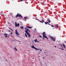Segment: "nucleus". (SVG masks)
<instances>
[{
    "mask_svg": "<svg viewBox=\"0 0 66 66\" xmlns=\"http://www.w3.org/2000/svg\"><path fill=\"white\" fill-rule=\"evenodd\" d=\"M43 35V37H44V38H46L47 39H49L45 35H44L45 34V33H43L42 34Z\"/></svg>",
    "mask_w": 66,
    "mask_h": 66,
    "instance_id": "obj_4",
    "label": "nucleus"
},
{
    "mask_svg": "<svg viewBox=\"0 0 66 66\" xmlns=\"http://www.w3.org/2000/svg\"><path fill=\"white\" fill-rule=\"evenodd\" d=\"M32 46H31V47H32V48H34V49H36V48L35 47H34V46H33V45H32Z\"/></svg>",
    "mask_w": 66,
    "mask_h": 66,
    "instance_id": "obj_11",
    "label": "nucleus"
},
{
    "mask_svg": "<svg viewBox=\"0 0 66 66\" xmlns=\"http://www.w3.org/2000/svg\"><path fill=\"white\" fill-rule=\"evenodd\" d=\"M51 10H52V9H51Z\"/></svg>",
    "mask_w": 66,
    "mask_h": 66,
    "instance_id": "obj_45",
    "label": "nucleus"
},
{
    "mask_svg": "<svg viewBox=\"0 0 66 66\" xmlns=\"http://www.w3.org/2000/svg\"><path fill=\"white\" fill-rule=\"evenodd\" d=\"M35 49H36V50H40V49H37V48H36Z\"/></svg>",
    "mask_w": 66,
    "mask_h": 66,
    "instance_id": "obj_20",
    "label": "nucleus"
},
{
    "mask_svg": "<svg viewBox=\"0 0 66 66\" xmlns=\"http://www.w3.org/2000/svg\"><path fill=\"white\" fill-rule=\"evenodd\" d=\"M47 22V23H48H48H49V22Z\"/></svg>",
    "mask_w": 66,
    "mask_h": 66,
    "instance_id": "obj_33",
    "label": "nucleus"
},
{
    "mask_svg": "<svg viewBox=\"0 0 66 66\" xmlns=\"http://www.w3.org/2000/svg\"><path fill=\"white\" fill-rule=\"evenodd\" d=\"M40 51H42V50H40Z\"/></svg>",
    "mask_w": 66,
    "mask_h": 66,
    "instance_id": "obj_31",
    "label": "nucleus"
},
{
    "mask_svg": "<svg viewBox=\"0 0 66 66\" xmlns=\"http://www.w3.org/2000/svg\"><path fill=\"white\" fill-rule=\"evenodd\" d=\"M20 28L21 29H23L24 28L22 26H21Z\"/></svg>",
    "mask_w": 66,
    "mask_h": 66,
    "instance_id": "obj_15",
    "label": "nucleus"
},
{
    "mask_svg": "<svg viewBox=\"0 0 66 66\" xmlns=\"http://www.w3.org/2000/svg\"><path fill=\"white\" fill-rule=\"evenodd\" d=\"M61 49L62 50H64V49Z\"/></svg>",
    "mask_w": 66,
    "mask_h": 66,
    "instance_id": "obj_36",
    "label": "nucleus"
},
{
    "mask_svg": "<svg viewBox=\"0 0 66 66\" xmlns=\"http://www.w3.org/2000/svg\"><path fill=\"white\" fill-rule=\"evenodd\" d=\"M55 27H56L57 28H59V26L57 25H55Z\"/></svg>",
    "mask_w": 66,
    "mask_h": 66,
    "instance_id": "obj_16",
    "label": "nucleus"
},
{
    "mask_svg": "<svg viewBox=\"0 0 66 66\" xmlns=\"http://www.w3.org/2000/svg\"><path fill=\"white\" fill-rule=\"evenodd\" d=\"M18 16H19V17H21V18H23V17H22V16L21 15V14H20L19 15V13L17 14L16 16L15 17H16V18L17 17H18Z\"/></svg>",
    "mask_w": 66,
    "mask_h": 66,
    "instance_id": "obj_1",
    "label": "nucleus"
},
{
    "mask_svg": "<svg viewBox=\"0 0 66 66\" xmlns=\"http://www.w3.org/2000/svg\"><path fill=\"white\" fill-rule=\"evenodd\" d=\"M47 20L48 21H49L50 20H49V19L48 18V19H47Z\"/></svg>",
    "mask_w": 66,
    "mask_h": 66,
    "instance_id": "obj_24",
    "label": "nucleus"
},
{
    "mask_svg": "<svg viewBox=\"0 0 66 66\" xmlns=\"http://www.w3.org/2000/svg\"><path fill=\"white\" fill-rule=\"evenodd\" d=\"M8 28H9V29H10V27H9Z\"/></svg>",
    "mask_w": 66,
    "mask_h": 66,
    "instance_id": "obj_47",
    "label": "nucleus"
},
{
    "mask_svg": "<svg viewBox=\"0 0 66 66\" xmlns=\"http://www.w3.org/2000/svg\"><path fill=\"white\" fill-rule=\"evenodd\" d=\"M55 48H56V46H55Z\"/></svg>",
    "mask_w": 66,
    "mask_h": 66,
    "instance_id": "obj_49",
    "label": "nucleus"
},
{
    "mask_svg": "<svg viewBox=\"0 0 66 66\" xmlns=\"http://www.w3.org/2000/svg\"><path fill=\"white\" fill-rule=\"evenodd\" d=\"M37 39H36L35 40V43H36V42H37Z\"/></svg>",
    "mask_w": 66,
    "mask_h": 66,
    "instance_id": "obj_18",
    "label": "nucleus"
},
{
    "mask_svg": "<svg viewBox=\"0 0 66 66\" xmlns=\"http://www.w3.org/2000/svg\"><path fill=\"white\" fill-rule=\"evenodd\" d=\"M24 19H27V18L26 17H24Z\"/></svg>",
    "mask_w": 66,
    "mask_h": 66,
    "instance_id": "obj_27",
    "label": "nucleus"
},
{
    "mask_svg": "<svg viewBox=\"0 0 66 66\" xmlns=\"http://www.w3.org/2000/svg\"><path fill=\"white\" fill-rule=\"evenodd\" d=\"M1 15H2V14H1Z\"/></svg>",
    "mask_w": 66,
    "mask_h": 66,
    "instance_id": "obj_52",
    "label": "nucleus"
},
{
    "mask_svg": "<svg viewBox=\"0 0 66 66\" xmlns=\"http://www.w3.org/2000/svg\"><path fill=\"white\" fill-rule=\"evenodd\" d=\"M15 26L16 27H19V24L18 23L17 24L16 22H15Z\"/></svg>",
    "mask_w": 66,
    "mask_h": 66,
    "instance_id": "obj_3",
    "label": "nucleus"
},
{
    "mask_svg": "<svg viewBox=\"0 0 66 66\" xmlns=\"http://www.w3.org/2000/svg\"><path fill=\"white\" fill-rule=\"evenodd\" d=\"M11 15H12V13H10V15H8V16H10Z\"/></svg>",
    "mask_w": 66,
    "mask_h": 66,
    "instance_id": "obj_21",
    "label": "nucleus"
},
{
    "mask_svg": "<svg viewBox=\"0 0 66 66\" xmlns=\"http://www.w3.org/2000/svg\"><path fill=\"white\" fill-rule=\"evenodd\" d=\"M48 22H49V23H50V22H51V21H50V20H49L48 21Z\"/></svg>",
    "mask_w": 66,
    "mask_h": 66,
    "instance_id": "obj_22",
    "label": "nucleus"
},
{
    "mask_svg": "<svg viewBox=\"0 0 66 66\" xmlns=\"http://www.w3.org/2000/svg\"><path fill=\"white\" fill-rule=\"evenodd\" d=\"M20 22V23H22V22Z\"/></svg>",
    "mask_w": 66,
    "mask_h": 66,
    "instance_id": "obj_43",
    "label": "nucleus"
},
{
    "mask_svg": "<svg viewBox=\"0 0 66 66\" xmlns=\"http://www.w3.org/2000/svg\"><path fill=\"white\" fill-rule=\"evenodd\" d=\"M15 33H18V31H17V29H15Z\"/></svg>",
    "mask_w": 66,
    "mask_h": 66,
    "instance_id": "obj_13",
    "label": "nucleus"
},
{
    "mask_svg": "<svg viewBox=\"0 0 66 66\" xmlns=\"http://www.w3.org/2000/svg\"><path fill=\"white\" fill-rule=\"evenodd\" d=\"M14 49L15 51H17V48H16L15 47H14Z\"/></svg>",
    "mask_w": 66,
    "mask_h": 66,
    "instance_id": "obj_9",
    "label": "nucleus"
},
{
    "mask_svg": "<svg viewBox=\"0 0 66 66\" xmlns=\"http://www.w3.org/2000/svg\"><path fill=\"white\" fill-rule=\"evenodd\" d=\"M26 33H29V32H27Z\"/></svg>",
    "mask_w": 66,
    "mask_h": 66,
    "instance_id": "obj_40",
    "label": "nucleus"
},
{
    "mask_svg": "<svg viewBox=\"0 0 66 66\" xmlns=\"http://www.w3.org/2000/svg\"><path fill=\"white\" fill-rule=\"evenodd\" d=\"M16 35L18 37H19V33H16Z\"/></svg>",
    "mask_w": 66,
    "mask_h": 66,
    "instance_id": "obj_6",
    "label": "nucleus"
},
{
    "mask_svg": "<svg viewBox=\"0 0 66 66\" xmlns=\"http://www.w3.org/2000/svg\"><path fill=\"white\" fill-rule=\"evenodd\" d=\"M25 32L26 33H28V30H25Z\"/></svg>",
    "mask_w": 66,
    "mask_h": 66,
    "instance_id": "obj_14",
    "label": "nucleus"
},
{
    "mask_svg": "<svg viewBox=\"0 0 66 66\" xmlns=\"http://www.w3.org/2000/svg\"><path fill=\"white\" fill-rule=\"evenodd\" d=\"M50 37L51 38V39L52 40H53L54 42H55V39H54V38H53V37L50 36Z\"/></svg>",
    "mask_w": 66,
    "mask_h": 66,
    "instance_id": "obj_2",
    "label": "nucleus"
},
{
    "mask_svg": "<svg viewBox=\"0 0 66 66\" xmlns=\"http://www.w3.org/2000/svg\"><path fill=\"white\" fill-rule=\"evenodd\" d=\"M43 39H44V38H43Z\"/></svg>",
    "mask_w": 66,
    "mask_h": 66,
    "instance_id": "obj_54",
    "label": "nucleus"
},
{
    "mask_svg": "<svg viewBox=\"0 0 66 66\" xmlns=\"http://www.w3.org/2000/svg\"><path fill=\"white\" fill-rule=\"evenodd\" d=\"M2 32H3V30H2Z\"/></svg>",
    "mask_w": 66,
    "mask_h": 66,
    "instance_id": "obj_48",
    "label": "nucleus"
},
{
    "mask_svg": "<svg viewBox=\"0 0 66 66\" xmlns=\"http://www.w3.org/2000/svg\"><path fill=\"white\" fill-rule=\"evenodd\" d=\"M26 28H29V29H32V27L29 26H27Z\"/></svg>",
    "mask_w": 66,
    "mask_h": 66,
    "instance_id": "obj_5",
    "label": "nucleus"
},
{
    "mask_svg": "<svg viewBox=\"0 0 66 66\" xmlns=\"http://www.w3.org/2000/svg\"><path fill=\"white\" fill-rule=\"evenodd\" d=\"M25 21H26V20H25Z\"/></svg>",
    "mask_w": 66,
    "mask_h": 66,
    "instance_id": "obj_58",
    "label": "nucleus"
},
{
    "mask_svg": "<svg viewBox=\"0 0 66 66\" xmlns=\"http://www.w3.org/2000/svg\"><path fill=\"white\" fill-rule=\"evenodd\" d=\"M29 31V32H30V31L29 30H28V31Z\"/></svg>",
    "mask_w": 66,
    "mask_h": 66,
    "instance_id": "obj_30",
    "label": "nucleus"
},
{
    "mask_svg": "<svg viewBox=\"0 0 66 66\" xmlns=\"http://www.w3.org/2000/svg\"><path fill=\"white\" fill-rule=\"evenodd\" d=\"M7 34H4V35L5 36V37H7Z\"/></svg>",
    "mask_w": 66,
    "mask_h": 66,
    "instance_id": "obj_10",
    "label": "nucleus"
},
{
    "mask_svg": "<svg viewBox=\"0 0 66 66\" xmlns=\"http://www.w3.org/2000/svg\"><path fill=\"white\" fill-rule=\"evenodd\" d=\"M43 3H44V2H43Z\"/></svg>",
    "mask_w": 66,
    "mask_h": 66,
    "instance_id": "obj_41",
    "label": "nucleus"
},
{
    "mask_svg": "<svg viewBox=\"0 0 66 66\" xmlns=\"http://www.w3.org/2000/svg\"><path fill=\"white\" fill-rule=\"evenodd\" d=\"M20 1H23V0H20Z\"/></svg>",
    "mask_w": 66,
    "mask_h": 66,
    "instance_id": "obj_29",
    "label": "nucleus"
},
{
    "mask_svg": "<svg viewBox=\"0 0 66 66\" xmlns=\"http://www.w3.org/2000/svg\"><path fill=\"white\" fill-rule=\"evenodd\" d=\"M36 19L37 20H38V19Z\"/></svg>",
    "mask_w": 66,
    "mask_h": 66,
    "instance_id": "obj_37",
    "label": "nucleus"
},
{
    "mask_svg": "<svg viewBox=\"0 0 66 66\" xmlns=\"http://www.w3.org/2000/svg\"><path fill=\"white\" fill-rule=\"evenodd\" d=\"M8 28H9V29H10V27H9Z\"/></svg>",
    "mask_w": 66,
    "mask_h": 66,
    "instance_id": "obj_46",
    "label": "nucleus"
},
{
    "mask_svg": "<svg viewBox=\"0 0 66 66\" xmlns=\"http://www.w3.org/2000/svg\"><path fill=\"white\" fill-rule=\"evenodd\" d=\"M24 29H25V30H28V31L29 30V29L28 28H26L25 27Z\"/></svg>",
    "mask_w": 66,
    "mask_h": 66,
    "instance_id": "obj_12",
    "label": "nucleus"
},
{
    "mask_svg": "<svg viewBox=\"0 0 66 66\" xmlns=\"http://www.w3.org/2000/svg\"><path fill=\"white\" fill-rule=\"evenodd\" d=\"M48 24V25H51V24Z\"/></svg>",
    "mask_w": 66,
    "mask_h": 66,
    "instance_id": "obj_35",
    "label": "nucleus"
},
{
    "mask_svg": "<svg viewBox=\"0 0 66 66\" xmlns=\"http://www.w3.org/2000/svg\"><path fill=\"white\" fill-rule=\"evenodd\" d=\"M45 24H47V23L46 22H45Z\"/></svg>",
    "mask_w": 66,
    "mask_h": 66,
    "instance_id": "obj_19",
    "label": "nucleus"
},
{
    "mask_svg": "<svg viewBox=\"0 0 66 66\" xmlns=\"http://www.w3.org/2000/svg\"><path fill=\"white\" fill-rule=\"evenodd\" d=\"M51 27H54V26L52 25H51Z\"/></svg>",
    "mask_w": 66,
    "mask_h": 66,
    "instance_id": "obj_25",
    "label": "nucleus"
},
{
    "mask_svg": "<svg viewBox=\"0 0 66 66\" xmlns=\"http://www.w3.org/2000/svg\"><path fill=\"white\" fill-rule=\"evenodd\" d=\"M43 59H44V57H43Z\"/></svg>",
    "mask_w": 66,
    "mask_h": 66,
    "instance_id": "obj_56",
    "label": "nucleus"
},
{
    "mask_svg": "<svg viewBox=\"0 0 66 66\" xmlns=\"http://www.w3.org/2000/svg\"><path fill=\"white\" fill-rule=\"evenodd\" d=\"M45 33V32H43V33Z\"/></svg>",
    "mask_w": 66,
    "mask_h": 66,
    "instance_id": "obj_34",
    "label": "nucleus"
},
{
    "mask_svg": "<svg viewBox=\"0 0 66 66\" xmlns=\"http://www.w3.org/2000/svg\"><path fill=\"white\" fill-rule=\"evenodd\" d=\"M62 48H63V46H62Z\"/></svg>",
    "mask_w": 66,
    "mask_h": 66,
    "instance_id": "obj_55",
    "label": "nucleus"
},
{
    "mask_svg": "<svg viewBox=\"0 0 66 66\" xmlns=\"http://www.w3.org/2000/svg\"><path fill=\"white\" fill-rule=\"evenodd\" d=\"M42 21H41L40 20L39 21L40 22H42V23H43V22H44V21L43 20V19H42Z\"/></svg>",
    "mask_w": 66,
    "mask_h": 66,
    "instance_id": "obj_7",
    "label": "nucleus"
},
{
    "mask_svg": "<svg viewBox=\"0 0 66 66\" xmlns=\"http://www.w3.org/2000/svg\"><path fill=\"white\" fill-rule=\"evenodd\" d=\"M10 33H12V32H11Z\"/></svg>",
    "mask_w": 66,
    "mask_h": 66,
    "instance_id": "obj_53",
    "label": "nucleus"
},
{
    "mask_svg": "<svg viewBox=\"0 0 66 66\" xmlns=\"http://www.w3.org/2000/svg\"><path fill=\"white\" fill-rule=\"evenodd\" d=\"M8 23H9V24H10V22H8Z\"/></svg>",
    "mask_w": 66,
    "mask_h": 66,
    "instance_id": "obj_32",
    "label": "nucleus"
},
{
    "mask_svg": "<svg viewBox=\"0 0 66 66\" xmlns=\"http://www.w3.org/2000/svg\"><path fill=\"white\" fill-rule=\"evenodd\" d=\"M34 30L35 31H36V29H35Z\"/></svg>",
    "mask_w": 66,
    "mask_h": 66,
    "instance_id": "obj_28",
    "label": "nucleus"
},
{
    "mask_svg": "<svg viewBox=\"0 0 66 66\" xmlns=\"http://www.w3.org/2000/svg\"><path fill=\"white\" fill-rule=\"evenodd\" d=\"M6 61H7V60H6Z\"/></svg>",
    "mask_w": 66,
    "mask_h": 66,
    "instance_id": "obj_57",
    "label": "nucleus"
},
{
    "mask_svg": "<svg viewBox=\"0 0 66 66\" xmlns=\"http://www.w3.org/2000/svg\"><path fill=\"white\" fill-rule=\"evenodd\" d=\"M25 35L26 37H27V36L26 34H25Z\"/></svg>",
    "mask_w": 66,
    "mask_h": 66,
    "instance_id": "obj_23",
    "label": "nucleus"
},
{
    "mask_svg": "<svg viewBox=\"0 0 66 66\" xmlns=\"http://www.w3.org/2000/svg\"><path fill=\"white\" fill-rule=\"evenodd\" d=\"M61 47H62V45H61Z\"/></svg>",
    "mask_w": 66,
    "mask_h": 66,
    "instance_id": "obj_39",
    "label": "nucleus"
},
{
    "mask_svg": "<svg viewBox=\"0 0 66 66\" xmlns=\"http://www.w3.org/2000/svg\"><path fill=\"white\" fill-rule=\"evenodd\" d=\"M12 33H11V34L12 35Z\"/></svg>",
    "mask_w": 66,
    "mask_h": 66,
    "instance_id": "obj_50",
    "label": "nucleus"
},
{
    "mask_svg": "<svg viewBox=\"0 0 66 66\" xmlns=\"http://www.w3.org/2000/svg\"><path fill=\"white\" fill-rule=\"evenodd\" d=\"M34 33H36V32H35V31H34Z\"/></svg>",
    "mask_w": 66,
    "mask_h": 66,
    "instance_id": "obj_42",
    "label": "nucleus"
},
{
    "mask_svg": "<svg viewBox=\"0 0 66 66\" xmlns=\"http://www.w3.org/2000/svg\"><path fill=\"white\" fill-rule=\"evenodd\" d=\"M9 32H10L11 31H10V30H9Z\"/></svg>",
    "mask_w": 66,
    "mask_h": 66,
    "instance_id": "obj_44",
    "label": "nucleus"
},
{
    "mask_svg": "<svg viewBox=\"0 0 66 66\" xmlns=\"http://www.w3.org/2000/svg\"><path fill=\"white\" fill-rule=\"evenodd\" d=\"M37 42H38V41H37Z\"/></svg>",
    "mask_w": 66,
    "mask_h": 66,
    "instance_id": "obj_51",
    "label": "nucleus"
},
{
    "mask_svg": "<svg viewBox=\"0 0 66 66\" xmlns=\"http://www.w3.org/2000/svg\"><path fill=\"white\" fill-rule=\"evenodd\" d=\"M40 37H41V38H42V36H40Z\"/></svg>",
    "mask_w": 66,
    "mask_h": 66,
    "instance_id": "obj_38",
    "label": "nucleus"
},
{
    "mask_svg": "<svg viewBox=\"0 0 66 66\" xmlns=\"http://www.w3.org/2000/svg\"><path fill=\"white\" fill-rule=\"evenodd\" d=\"M27 34L28 35V37H31V35H30V34L29 33H27Z\"/></svg>",
    "mask_w": 66,
    "mask_h": 66,
    "instance_id": "obj_8",
    "label": "nucleus"
},
{
    "mask_svg": "<svg viewBox=\"0 0 66 66\" xmlns=\"http://www.w3.org/2000/svg\"><path fill=\"white\" fill-rule=\"evenodd\" d=\"M9 29L10 30H11V31H13V30L12 29H11V28H9Z\"/></svg>",
    "mask_w": 66,
    "mask_h": 66,
    "instance_id": "obj_26",
    "label": "nucleus"
},
{
    "mask_svg": "<svg viewBox=\"0 0 66 66\" xmlns=\"http://www.w3.org/2000/svg\"><path fill=\"white\" fill-rule=\"evenodd\" d=\"M63 46L64 47V48H65V47L66 46H65V45L64 44H63Z\"/></svg>",
    "mask_w": 66,
    "mask_h": 66,
    "instance_id": "obj_17",
    "label": "nucleus"
}]
</instances>
